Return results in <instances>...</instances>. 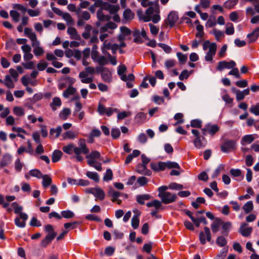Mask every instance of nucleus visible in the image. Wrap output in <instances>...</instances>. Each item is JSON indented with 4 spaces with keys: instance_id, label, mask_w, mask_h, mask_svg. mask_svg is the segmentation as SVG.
Masks as SVG:
<instances>
[{
    "instance_id": "obj_1",
    "label": "nucleus",
    "mask_w": 259,
    "mask_h": 259,
    "mask_svg": "<svg viewBox=\"0 0 259 259\" xmlns=\"http://www.w3.org/2000/svg\"><path fill=\"white\" fill-rule=\"evenodd\" d=\"M78 146H76L73 143H69L62 147V150L65 153L71 155L73 153L75 154V157L77 161L81 162L83 160V157L81 154H87L89 153L86 140L84 139H79L77 142Z\"/></svg>"
},
{
    "instance_id": "obj_2",
    "label": "nucleus",
    "mask_w": 259,
    "mask_h": 259,
    "mask_svg": "<svg viewBox=\"0 0 259 259\" xmlns=\"http://www.w3.org/2000/svg\"><path fill=\"white\" fill-rule=\"evenodd\" d=\"M25 34L31 41V45L33 48V53L35 56H40L44 53V50L39 46L40 42L37 40L36 34L33 32L30 28H25L24 29Z\"/></svg>"
},
{
    "instance_id": "obj_3",
    "label": "nucleus",
    "mask_w": 259,
    "mask_h": 259,
    "mask_svg": "<svg viewBox=\"0 0 259 259\" xmlns=\"http://www.w3.org/2000/svg\"><path fill=\"white\" fill-rule=\"evenodd\" d=\"M85 158L87 159L88 164L91 166L95 168L98 171H101L102 170L101 163L98 162L96 159H100L101 157L100 153L96 150L92 151L85 154Z\"/></svg>"
},
{
    "instance_id": "obj_4",
    "label": "nucleus",
    "mask_w": 259,
    "mask_h": 259,
    "mask_svg": "<svg viewBox=\"0 0 259 259\" xmlns=\"http://www.w3.org/2000/svg\"><path fill=\"white\" fill-rule=\"evenodd\" d=\"M202 47L204 51H206L208 49L204 57L205 60L207 62L212 61L217 50L216 43L210 42L208 40H207L204 42Z\"/></svg>"
},
{
    "instance_id": "obj_5",
    "label": "nucleus",
    "mask_w": 259,
    "mask_h": 259,
    "mask_svg": "<svg viewBox=\"0 0 259 259\" xmlns=\"http://www.w3.org/2000/svg\"><path fill=\"white\" fill-rule=\"evenodd\" d=\"M96 70L93 67L87 66L84 71L79 74L81 82L83 83H89L93 81V75L95 74Z\"/></svg>"
},
{
    "instance_id": "obj_6",
    "label": "nucleus",
    "mask_w": 259,
    "mask_h": 259,
    "mask_svg": "<svg viewBox=\"0 0 259 259\" xmlns=\"http://www.w3.org/2000/svg\"><path fill=\"white\" fill-rule=\"evenodd\" d=\"M236 148V140L226 139L221 145V150L224 153H229L235 150Z\"/></svg>"
},
{
    "instance_id": "obj_7",
    "label": "nucleus",
    "mask_w": 259,
    "mask_h": 259,
    "mask_svg": "<svg viewBox=\"0 0 259 259\" xmlns=\"http://www.w3.org/2000/svg\"><path fill=\"white\" fill-rule=\"evenodd\" d=\"M204 232H201L199 234V240L200 243L203 245L206 243V241L210 242L211 240L209 228L205 227L204 228Z\"/></svg>"
},
{
    "instance_id": "obj_8",
    "label": "nucleus",
    "mask_w": 259,
    "mask_h": 259,
    "mask_svg": "<svg viewBox=\"0 0 259 259\" xmlns=\"http://www.w3.org/2000/svg\"><path fill=\"white\" fill-rule=\"evenodd\" d=\"M236 65L235 62L233 60H231L229 62L222 61L219 62L217 69L219 71H222L224 69H230L235 67Z\"/></svg>"
},
{
    "instance_id": "obj_9",
    "label": "nucleus",
    "mask_w": 259,
    "mask_h": 259,
    "mask_svg": "<svg viewBox=\"0 0 259 259\" xmlns=\"http://www.w3.org/2000/svg\"><path fill=\"white\" fill-rule=\"evenodd\" d=\"M161 201L164 204L171 203L176 201L177 196L176 194H172L169 192L162 195L160 197Z\"/></svg>"
},
{
    "instance_id": "obj_10",
    "label": "nucleus",
    "mask_w": 259,
    "mask_h": 259,
    "mask_svg": "<svg viewBox=\"0 0 259 259\" xmlns=\"http://www.w3.org/2000/svg\"><path fill=\"white\" fill-rule=\"evenodd\" d=\"M26 213H21L19 217H16L14 220L15 224L19 228H24L26 226V221L28 219Z\"/></svg>"
},
{
    "instance_id": "obj_11",
    "label": "nucleus",
    "mask_w": 259,
    "mask_h": 259,
    "mask_svg": "<svg viewBox=\"0 0 259 259\" xmlns=\"http://www.w3.org/2000/svg\"><path fill=\"white\" fill-rule=\"evenodd\" d=\"M247 226V224L245 223H242L239 229V233L244 237L249 236L252 231V228Z\"/></svg>"
},
{
    "instance_id": "obj_12",
    "label": "nucleus",
    "mask_w": 259,
    "mask_h": 259,
    "mask_svg": "<svg viewBox=\"0 0 259 259\" xmlns=\"http://www.w3.org/2000/svg\"><path fill=\"white\" fill-rule=\"evenodd\" d=\"M179 16L176 11H171L167 17V22L170 27H173L175 23L178 21Z\"/></svg>"
},
{
    "instance_id": "obj_13",
    "label": "nucleus",
    "mask_w": 259,
    "mask_h": 259,
    "mask_svg": "<svg viewBox=\"0 0 259 259\" xmlns=\"http://www.w3.org/2000/svg\"><path fill=\"white\" fill-rule=\"evenodd\" d=\"M134 16L135 14L132 12L131 9H126L123 13L122 22L124 24L128 23L134 19Z\"/></svg>"
},
{
    "instance_id": "obj_14",
    "label": "nucleus",
    "mask_w": 259,
    "mask_h": 259,
    "mask_svg": "<svg viewBox=\"0 0 259 259\" xmlns=\"http://www.w3.org/2000/svg\"><path fill=\"white\" fill-rule=\"evenodd\" d=\"M137 171L142 175L146 176H150L151 171L147 168L146 165L142 163H139L136 167Z\"/></svg>"
},
{
    "instance_id": "obj_15",
    "label": "nucleus",
    "mask_w": 259,
    "mask_h": 259,
    "mask_svg": "<svg viewBox=\"0 0 259 259\" xmlns=\"http://www.w3.org/2000/svg\"><path fill=\"white\" fill-rule=\"evenodd\" d=\"M89 192L93 194L96 198L102 200L104 199L105 193L104 192L101 188H92L89 191Z\"/></svg>"
},
{
    "instance_id": "obj_16",
    "label": "nucleus",
    "mask_w": 259,
    "mask_h": 259,
    "mask_svg": "<svg viewBox=\"0 0 259 259\" xmlns=\"http://www.w3.org/2000/svg\"><path fill=\"white\" fill-rule=\"evenodd\" d=\"M151 168L155 171H163L166 168V162L159 161L157 163H151Z\"/></svg>"
},
{
    "instance_id": "obj_17",
    "label": "nucleus",
    "mask_w": 259,
    "mask_h": 259,
    "mask_svg": "<svg viewBox=\"0 0 259 259\" xmlns=\"http://www.w3.org/2000/svg\"><path fill=\"white\" fill-rule=\"evenodd\" d=\"M194 145L198 149L204 147L206 141L204 136L196 137L193 141Z\"/></svg>"
},
{
    "instance_id": "obj_18",
    "label": "nucleus",
    "mask_w": 259,
    "mask_h": 259,
    "mask_svg": "<svg viewBox=\"0 0 259 259\" xmlns=\"http://www.w3.org/2000/svg\"><path fill=\"white\" fill-rule=\"evenodd\" d=\"M62 131V127L61 126H58L57 128H52L50 131V138L52 139H55L58 138Z\"/></svg>"
},
{
    "instance_id": "obj_19",
    "label": "nucleus",
    "mask_w": 259,
    "mask_h": 259,
    "mask_svg": "<svg viewBox=\"0 0 259 259\" xmlns=\"http://www.w3.org/2000/svg\"><path fill=\"white\" fill-rule=\"evenodd\" d=\"M67 33L70 35V38L73 39H76L78 40H81V37L78 34L76 29L72 27H68L67 29Z\"/></svg>"
},
{
    "instance_id": "obj_20",
    "label": "nucleus",
    "mask_w": 259,
    "mask_h": 259,
    "mask_svg": "<svg viewBox=\"0 0 259 259\" xmlns=\"http://www.w3.org/2000/svg\"><path fill=\"white\" fill-rule=\"evenodd\" d=\"M12 157L9 153L5 154L2 158L0 162V165L1 167H5L8 165L12 162Z\"/></svg>"
},
{
    "instance_id": "obj_21",
    "label": "nucleus",
    "mask_w": 259,
    "mask_h": 259,
    "mask_svg": "<svg viewBox=\"0 0 259 259\" xmlns=\"http://www.w3.org/2000/svg\"><path fill=\"white\" fill-rule=\"evenodd\" d=\"M259 36V27L255 29L251 33H249L247 35L248 38V42L252 43L256 41Z\"/></svg>"
},
{
    "instance_id": "obj_22",
    "label": "nucleus",
    "mask_w": 259,
    "mask_h": 259,
    "mask_svg": "<svg viewBox=\"0 0 259 259\" xmlns=\"http://www.w3.org/2000/svg\"><path fill=\"white\" fill-rule=\"evenodd\" d=\"M154 12H155L156 13H159L160 12L159 6L158 1H156L153 7H150L148 9L146 10L145 12V14L151 16V15Z\"/></svg>"
},
{
    "instance_id": "obj_23",
    "label": "nucleus",
    "mask_w": 259,
    "mask_h": 259,
    "mask_svg": "<svg viewBox=\"0 0 259 259\" xmlns=\"http://www.w3.org/2000/svg\"><path fill=\"white\" fill-rule=\"evenodd\" d=\"M126 71V67L125 65H121L118 66L117 73L120 76V79L124 81H126V75L124 74Z\"/></svg>"
},
{
    "instance_id": "obj_24",
    "label": "nucleus",
    "mask_w": 259,
    "mask_h": 259,
    "mask_svg": "<svg viewBox=\"0 0 259 259\" xmlns=\"http://www.w3.org/2000/svg\"><path fill=\"white\" fill-rule=\"evenodd\" d=\"M151 198L149 194L138 195L136 196V200L138 203L141 205L145 204V201L149 200Z\"/></svg>"
},
{
    "instance_id": "obj_25",
    "label": "nucleus",
    "mask_w": 259,
    "mask_h": 259,
    "mask_svg": "<svg viewBox=\"0 0 259 259\" xmlns=\"http://www.w3.org/2000/svg\"><path fill=\"white\" fill-rule=\"evenodd\" d=\"M77 136V135L71 131H68L62 135L63 140H64L67 139L73 140L76 138Z\"/></svg>"
},
{
    "instance_id": "obj_26",
    "label": "nucleus",
    "mask_w": 259,
    "mask_h": 259,
    "mask_svg": "<svg viewBox=\"0 0 259 259\" xmlns=\"http://www.w3.org/2000/svg\"><path fill=\"white\" fill-rule=\"evenodd\" d=\"M11 207L13 208L14 213L16 214H19L20 216L21 213H25L22 212L23 207L21 205H19V204L17 202H12L11 204Z\"/></svg>"
},
{
    "instance_id": "obj_27",
    "label": "nucleus",
    "mask_w": 259,
    "mask_h": 259,
    "mask_svg": "<svg viewBox=\"0 0 259 259\" xmlns=\"http://www.w3.org/2000/svg\"><path fill=\"white\" fill-rule=\"evenodd\" d=\"M42 185L43 187L46 189L48 188L52 183V178L48 175H42Z\"/></svg>"
},
{
    "instance_id": "obj_28",
    "label": "nucleus",
    "mask_w": 259,
    "mask_h": 259,
    "mask_svg": "<svg viewBox=\"0 0 259 259\" xmlns=\"http://www.w3.org/2000/svg\"><path fill=\"white\" fill-rule=\"evenodd\" d=\"M102 79L105 82H110L111 80V73L109 70L106 68L101 74Z\"/></svg>"
},
{
    "instance_id": "obj_29",
    "label": "nucleus",
    "mask_w": 259,
    "mask_h": 259,
    "mask_svg": "<svg viewBox=\"0 0 259 259\" xmlns=\"http://www.w3.org/2000/svg\"><path fill=\"white\" fill-rule=\"evenodd\" d=\"M62 152L59 150H55L53 154L52 157V160L53 162H57L60 160L62 156Z\"/></svg>"
},
{
    "instance_id": "obj_30",
    "label": "nucleus",
    "mask_w": 259,
    "mask_h": 259,
    "mask_svg": "<svg viewBox=\"0 0 259 259\" xmlns=\"http://www.w3.org/2000/svg\"><path fill=\"white\" fill-rule=\"evenodd\" d=\"M3 83L9 89H13L15 87L14 83L9 75H7L5 76V78Z\"/></svg>"
},
{
    "instance_id": "obj_31",
    "label": "nucleus",
    "mask_w": 259,
    "mask_h": 259,
    "mask_svg": "<svg viewBox=\"0 0 259 259\" xmlns=\"http://www.w3.org/2000/svg\"><path fill=\"white\" fill-rule=\"evenodd\" d=\"M61 99L59 97H55L53 99L52 102L50 104V106L53 111H55L57 107L61 106Z\"/></svg>"
},
{
    "instance_id": "obj_32",
    "label": "nucleus",
    "mask_w": 259,
    "mask_h": 259,
    "mask_svg": "<svg viewBox=\"0 0 259 259\" xmlns=\"http://www.w3.org/2000/svg\"><path fill=\"white\" fill-rule=\"evenodd\" d=\"M117 27V25L112 22H109L106 24L104 26L101 27L100 30L101 32H105L108 30V29H114Z\"/></svg>"
},
{
    "instance_id": "obj_33",
    "label": "nucleus",
    "mask_w": 259,
    "mask_h": 259,
    "mask_svg": "<svg viewBox=\"0 0 259 259\" xmlns=\"http://www.w3.org/2000/svg\"><path fill=\"white\" fill-rule=\"evenodd\" d=\"M208 133L211 136H213L216 133H217L220 127L216 124L210 125L207 124Z\"/></svg>"
},
{
    "instance_id": "obj_34",
    "label": "nucleus",
    "mask_w": 259,
    "mask_h": 259,
    "mask_svg": "<svg viewBox=\"0 0 259 259\" xmlns=\"http://www.w3.org/2000/svg\"><path fill=\"white\" fill-rule=\"evenodd\" d=\"M76 91V90L75 88L71 86H69L64 91L63 95L65 98H67L70 95H74Z\"/></svg>"
},
{
    "instance_id": "obj_35",
    "label": "nucleus",
    "mask_w": 259,
    "mask_h": 259,
    "mask_svg": "<svg viewBox=\"0 0 259 259\" xmlns=\"http://www.w3.org/2000/svg\"><path fill=\"white\" fill-rule=\"evenodd\" d=\"M98 19L100 21H108L110 17L107 15H105L102 9L99 10L97 12Z\"/></svg>"
},
{
    "instance_id": "obj_36",
    "label": "nucleus",
    "mask_w": 259,
    "mask_h": 259,
    "mask_svg": "<svg viewBox=\"0 0 259 259\" xmlns=\"http://www.w3.org/2000/svg\"><path fill=\"white\" fill-rule=\"evenodd\" d=\"M146 205L148 207H154L157 210L162 206V204L160 201L155 199L152 201L148 202Z\"/></svg>"
},
{
    "instance_id": "obj_37",
    "label": "nucleus",
    "mask_w": 259,
    "mask_h": 259,
    "mask_svg": "<svg viewBox=\"0 0 259 259\" xmlns=\"http://www.w3.org/2000/svg\"><path fill=\"white\" fill-rule=\"evenodd\" d=\"M222 221L219 219H217L214 221L211 225V228L213 233H217L220 225L222 224Z\"/></svg>"
},
{
    "instance_id": "obj_38",
    "label": "nucleus",
    "mask_w": 259,
    "mask_h": 259,
    "mask_svg": "<svg viewBox=\"0 0 259 259\" xmlns=\"http://www.w3.org/2000/svg\"><path fill=\"white\" fill-rule=\"evenodd\" d=\"M146 118L147 115L143 112H140L138 113L135 117L136 121L139 123L144 122L146 120Z\"/></svg>"
},
{
    "instance_id": "obj_39",
    "label": "nucleus",
    "mask_w": 259,
    "mask_h": 259,
    "mask_svg": "<svg viewBox=\"0 0 259 259\" xmlns=\"http://www.w3.org/2000/svg\"><path fill=\"white\" fill-rule=\"evenodd\" d=\"M86 175L89 179L94 180L95 182L99 181V176L96 172L88 171Z\"/></svg>"
},
{
    "instance_id": "obj_40",
    "label": "nucleus",
    "mask_w": 259,
    "mask_h": 259,
    "mask_svg": "<svg viewBox=\"0 0 259 259\" xmlns=\"http://www.w3.org/2000/svg\"><path fill=\"white\" fill-rule=\"evenodd\" d=\"M242 208L246 213L251 212L253 209V203L251 201L247 202L243 206Z\"/></svg>"
},
{
    "instance_id": "obj_41",
    "label": "nucleus",
    "mask_w": 259,
    "mask_h": 259,
    "mask_svg": "<svg viewBox=\"0 0 259 259\" xmlns=\"http://www.w3.org/2000/svg\"><path fill=\"white\" fill-rule=\"evenodd\" d=\"M71 114V110L70 109L66 108L61 111L59 114V116L61 119L65 120L67 118L68 116Z\"/></svg>"
},
{
    "instance_id": "obj_42",
    "label": "nucleus",
    "mask_w": 259,
    "mask_h": 259,
    "mask_svg": "<svg viewBox=\"0 0 259 259\" xmlns=\"http://www.w3.org/2000/svg\"><path fill=\"white\" fill-rule=\"evenodd\" d=\"M113 178V172L111 169L108 168L106 169L103 177V180L105 182L111 181Z\"/></svg>"
},
{
    "instance_id": "obj_43",
    "label": "nucleus",
    "mask_w": 259,
    "mask_h": 259,
    "mask_svg": "<svg viewBox=\"0 0 259 259\" xmlns=\"http://www.w3.org/2000/svg\"><path fill=\"white\" fill-rule=\"evenodd\" d=\"M29 175L34 177H36L38 179H40L42 177V174L41 172L38 169H33L29 171Z\"/></svg>"
},
{
    "instance_id": "obj_44",
    "label": "nucleus",
    "mask_w": 259,
    "mask_h": 259,
    "mask_svg": "<svg viewBox=\"0 0 259 259\" xmlns=\"http://www.w3.org/2000/svg\"><path fill=\"white\" fill-rule=\"evenodd\" d=\"M139 215H135L132 219V226L134 229H136L138 228L140 223L139 219Z\"/></svg>"
},
{
    "instance_id": "obj_45",
    "label": "nucleus",
    "mask_w": 259,
    "mask_h": 259,
    "mask_svg": "<svg viewBox=\"0 0 259 259\" xmlns=\"http://www.w3.org/2000/svg\"><path fill=\"white\" fill-rule=\"evenodd\" d=\"M109 195L112 197V201L115 202L120 195V193L113 189H111L109 191Z\"/></svg>"
},
{
    "instance_id": "obj_46",
    "label": "nucleus",
    "mask_w": 259,
    "mask_h": 259,
    "mask_svg": "<svg viewBox=\"0 0 259 259\" xmlns=\"http://www.w3.org/2000/svg\"><path fill=\"white\" fill-rule=\"evenodd\" d=\"M10 16L12 17V20L15 22H18L20 20V14L15 10H11L10 12Z\"/></svg>"
},
{
    "instance_id": "obj_47",
    "label": "nucleus",
    "mask_w": 259,
    "mask_h": 259,
    "mask_svg": "<svg viewBox=\"0 0 259 259\" xmlns=\"http://www.w3.org/2000/svg\"><path fill=\"white\" fill-rule=\"evenodd\" d=\"M62 218L65 219L72 218L74 216V213L71 210H63L61 212Z\"/></svg>"
},
{
    "instance_id": "obj_48",
    "label": "nucleus",
    "mask_w": 259,
    "mask_h": 259,
    "mask_svg": "<svg viewBox=\"0 0 259 259\" xmlns=\"http://www.w3.org/2000/svg\"><path fill=\"white\" fill-rule=\"evenodd\" d=\"M254 140V138L251 135H247L243 136L241 139V144H243V143L250 144Z\"/></svg>"
},
{
    "instance_id": "obj_49",
    "label": "nucleus",
    "mask_w": 259,
    "mask_h": 259,
    "mask_svg": "<svg viewBox=\"0 0 259 259\" xmlns=\"http://www.w3.org/2000/svg\"><path fill=\"white\" fill-rule=\"evenodd\" d=\"M95 62H97L100 66L105 65L108 63L107 58L104 56H100Z\"/></svg>"
},
{
    "instance_id": "obj_50",
    "label": "nucleus",
    "mask_w": 259,
    "mask_h": 259,
    "mask_svg": "<svg viewBox=\"0 0 259 259\" xmlns=\"http://www.w3.org/2000/svg\"><path fill=\"white\" fill-rule=\"evenodd\" d=\"M225 166L224 164H220L214 170V173L212 176V178L217 177L220 175L221 172L225 169Z\"/></svg>"
},
{
    "instance_id": "obj_51",
    "label": "nucleus",
    "mask_w": 259,
    "mask_h": 259,
    "mask_svg": "<svg viewBox=\"0 0 259 259\" xmlns=\"http://www.w3.org/2000/svg\"><path fill=\"white\" fill-rule=\"evenodd\" d=\"M165 162H166V168H167L168 169H171V168L180 169V166L179 165V164L176 162L168 161H166Z\"/></svg>"
},
{
    "instance_id": "obj_52",
    "label": "nucleus",
    "mask_w": 259,
    "mask_h": 259,
    "mask_svg": "<svg viewBox=\"0 0 259 259\" xmlns=\"http://www.w3.org/2000/svg\"><path fill=\"white\" fill-rule=\"evenodd\" d=\"M176 64V61L174 59H168L164 62V66L167 69L174 67Z\"/></svg>"
},
{
    "instance_id": "obj_53",
    "label": "nucleus",
    "mask_w": 259,
    "mask_h": 259,
    "mask_svg": "<svg viewBox=\"0 0 259 259\" xmlns=\"http://www.w3.org/2000/svg\"><path fill=\"white\" fill-rule=\"evenodd\" d=\"M234 33V28L233 24L231 23H228L227 24L226 28V33L227 35H232Z\"/></svg>"
},
{
    "instance_id": "obj_54",
    "label": "nucleus",
    "mask_w": 259,
    "mask_h": 259,
    "mask_svg": "<svg viewBox=\"0 0 259 259\" xmlns=\"http://www.w3.org/2000/svg\"><path fill=\"white\" fill-rule=\"evenodd\" d=\"M232 70L229 72V75H233L237 78H240L241 75L239 73V70L237 68L234 67L231 68Z\"/></svg>"
},
{
    "instance_id": "obj_55",
    "label": "nucleus",
    "mask_w": 259,
    "mask_h": 259,
    "mask_svg": "<svg viewBox=\"0 0 259 259\" xmlns=\"http://www.w3.org/2000/svg\"><path fill=\"white\" fill-rule=\"evenodd\" d=\"M177 56L181 64H184L187 60V56L186 55L182 54V53H177Z\"/></svg>"
},
{
    "instance_id": "obj_56",
    "label": "nucleus",
    "mask_w": 259,
    "mask_h": 259,
    "mask_svg": "<svg viewBox=\"0 0 259 259\" xmlns=\"http://www.w3.org/2000/svg\"><path fill=\"white\" fill-rule=\"evenodd\" d=\"M48 65V63L42 60L37 64V68L39 71H44L47 67Z\"/></svg>"
},
{
    "instance_id": "obj_57",
    "label": "nucleus",
    "mask_w": 259,
    "mask_h": 259,
    "mask_svg": "<svg viewBox=\"0 0 259 259\" xmlns=\"http://www.w3.org/2000/svg\"><path fill=\"white\" fill-rule=\"evenodd\" d=\"M14 113L18 116H21L24 115V111L23 108L20 107H15L13 108Z\"/></svg>"
},
{
    "instance_id": "obj_58",
    "label": "nucleus",
    "mask_w": 259,
    "mask_h": 259,
    "mask_svg": "<svg viewBox=\"0 0 259 259\" xmlns=\"http://www.w3.org/2000/svg\"><path fill=\"white\" fill-rule=\"evenodd\" d=\"M158 46L162 48L163 51L167 54H169L171 52L172 49L171 47L165 44L159 43L158 44Z\"/></svg>"
},
{
    "instance_id": "obj_59",
    "label": "nucleus",
    "mask_w": 259,
    "mask_h": 259,
    "mask_svg": "<svg viewBox=\"0 0 259 259\" xmlns=\"http://www.w3.org/2000/svg\"><path fill=\"white\" fill-rule=\"evenodd\" d=\"M63 19L66 21L67 23L69 25H71L73 23V19L71 16V15L68 13H64L62 15Z\"/></svg>"
},
{
    "instance_id": "obj_60",
    "label": "nucleus",
    "mask_w": 259,
    "mask_h": 259,
    "mask_svg": "<svg viewBox=\"0 0 259 259\" xmlns=\"http://www.w3.org/2000/svg\"><path fill=\"white\" fill-rule=\"evenodd\" d=\"M217 244L221 247L225 246L227 244V241L224 237L221 236L218 237L216 240Z\"/></svg>"
},
{
    "instance_id": "obj_61",
    "label": "nucleus",
    "mask_w": 259,
    "mask_h": 259,
    "mask_svg": "<svg viewBox=\"0 0 259 259\" xmlns=\"http://www.w3.org/2000/svg\"><path fill=\"white\" fill-rule=\"evenodd\" d=\"M217 22L215 17H210L206 23V27L210 28L215 26Z\"/></svg>"
},
{
    "instance_id": "obj_62",
    "label": "nucleus",
    "mask_w": 259,
    "mask_h": 259,
    "mask_svg": "<svg viewBox=\"0 0 259 259\" xmlns=\"http://www.w3.org/2000/svg\"><path fill=\"white\" fill-rule=\"evenodd\" d=\"M191 126L193 127L201 128L202 121L199 119H193L191 121Z\"/></svg>"
},
{
    "instance_id": "obj_63",
    "label": "nucleus",
    "mask_w": 259,
    "mask_h": 259,
    "mask_svg": "<svg viewBox=\"0 0 259 259\" xmlns=\"http://www.w3.org/2000/svg\"><path fill=\"white\" fill-rule=\"evenodd\" d=\"M230 174L234 177H238L241 176L242 172L240 169L232 168L230 170Z\"/></svg>"
},
{
    "instance_id": "obj_64",
    "label": "nucleus",
    "mask_w": 259,
    "mask_h": 259,
    "mask_svg": "<svg viewBox=\"0 0 259 259\" xmlns=\"http://www.w3.org/2000/svg\"><path fill=\"white\" fill-rule=\"evenodd\" d=\"M250 111L255 115H259V103H257L254 106H251L250 109Z\"/></svg>"
}]
</instances>
